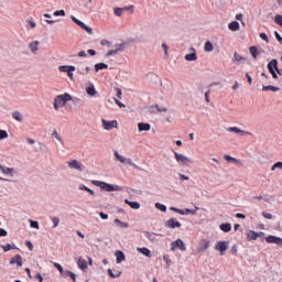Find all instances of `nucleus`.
Here are the masks:
<instances>
[{"label":"nucleus","mask_w":282,"mask_h":282,"mask_svg":"<svg viewBox=\"0 0 282 282\" xmlns=\"http://www.w3.org/2000/svg\"><path fill=\"white\" fill-rule=\"evenodd\" d=\"M165 228H182V223L177 221L175 218H170L165 221Z\"/></svg>","instance_id":"9b49d317"},{"label":"nucleus","mask_w":282,"mask_h":282,"mask_svg":"<svg viewBox=\"0 0 282 282\" xmlns=\"http://www.w3.org/2000/svg\"><path fill=\"white\" fill-rule=\"evenodd\" d=\"M99 217H101V219H109V215L105 214V213H99Z\"/></svg>","instance_id":"338daca9"},{"label":"nucleus","mask_w":282,"mask_h":282,"mask_svg":"<svg viewBox=\"0 0 282 282\" xmlns=\"http://www.w3.org/2000/svg\"><path fill=\"white\" fill-rule=\"evenodd\" d=\"M51 221L53 224V228H58V224H61V218L54 216V217H51Z\"/></svg>","instance_id":"a19ab883"},{"label":"nucleus","mask_w":282,"mask_h":282,"mask_svg":"<svg viewBox=\"0 0 282 282\" xmlns=\"http://www.w3.org/2000/svg\"><path fill=\"white\" fill-rule=\"evenodd\" d=\"M117 91V98L122 99V89L116 88Z\"/></svg>","instance_id":"e2e57ef3"},{"label":"nucleus","mask_w":282,"mask_h":282,"mask_svg":"<svg viewBox=\"0 0 282 282\" xmlns=\"http://www.w3.org/2000/svg\"><path fill=\"white\" fill-rule=\"evenodd\" d=\"M115 158L120 162L121 164H128V166H133V169H139L135 163H133V160L127 159L123 155H121L118 151H115Z\"/></svg>","instance_id":"39448f33"},{"label":"nucleus","mask_w":282,"mask_h":282,"mask_svg":"<svg viewBox=\"0 0 282 282\" xmlns=\"http://www.w3.org/2000/svg\"><path fill=\"white\" fill-rule=\"evenodd\" d=\"M72 102H73V105H79V102H80V98H78V97H72Z\"/></svg>","instance_id":"bf43d9fd"},{"label":"nucleus","mask_w":282,"mask_h":282,"mask_svg":"<svg viewBox=\"0 0 282 282\" xmlns=\"http://www.w3.org/2000/svg\"><path fill=\"white\" fill-rule=\"evenodd\" d=\"M234 58L237 63H241V61H246V57L239 55L238 53L234 54Z\"/></svg>","instance_id":"a18cd8bd"},{"label":"nucleus","mask_w":282,"mask_h":282,"mask_svg":"<svg viewBox=\"0 0 282 282\" xmlns=\"http://www.w3.org/2000/svg\"><path fill=\"white\" fill-rule=\"evenodd\" d=\"M210 248V242L206 239H203L198 246V252H205V250H208Z\"/></svg>","instance_id":"6ab92c4d"},{"label":"nucleus","mask_w":282,"mask_h":282,"mask_svg":"<svg viewBox=\"0 0 282 282\" xmlns=\"http://www.w3.org/2000/svg\"><path fill=\"white\" fill-rule=\"evenodd\" d=\"M77 265L80 270H87V261L83 257H79Z\"/></svg>","instance_id":"c85d7f7f"},{"label":"nucleus","mask_w":282,"mask_h":282,"mask_svg":"<svg viewBox=\"0 0 282 282\" xmlns=\"http://www.w3.org/2000/svg\"><path fill=\"white\" fill-rule=\"evenodd\" d=\"M100 45H111V42L108 40H101Z\"/></svg>","instance_id":"774afa93"},{"label":"nucleus","mask_w":282,"mask_h":282,"mask_svg":"<svg viewBox=\"0 0 282 282\" xmlns=\"http://www.w3.org/2000/svg\"><path fill=\"white\" fill-rule=\"evenodd\" d=\"M13 120H17V122H23V115L21 113V111L15 110L11 113Z\"/></svg>","instance_id":"b1692460"},{"label":"nucleus","mask_w":282,"mask_h":282,"mask_svg":"<svg viewBox=\"0 0 282 282\" xmlns=\"http://www.w3.org/2000/svg\"><path fill=\"white\" fill-rule=\"evenodd\" d=\"M176 248H180L182 252H186V245L182 239H176L175 241L171 242V250L175 252Z\"/></svg>","instance_id":"6e6552de"},{"label":"nucleus","mask_w":282,"mask_h":282,"mask_svg":"<svg viewBox=\"0 0 282 282\" xmlns=\"http://www.w3.org/2000/svg\"><path fill=\"white\" fill-rule=\"evenodd\" d=\"M52 137L55 138V140H57V142H59V144H62V147H65V141H63V137H61L58 134V131L53 130Z\"/></svg>","instance_id":"a878e982"},{"label":"nucleus","mask_w":282,"mask_h":282,"mask_svg":"<svg viewBox=\"0 0 282 282\" xmlns=\"http://www.w3.org/2000/svg\"><path fill=\"white\" fill-rule=\"evenodd\" d=\"M54 17H65V10H57L53 13Z\"/></svg>","instance_id":"603ef678"},{"label":"nucleus","mask_w":282,"mask_h":282,"mask_svg":"<svg viewBox=\"0 0 282 282\" xmlns=\"http://www.w3.org/2000/svg\"><path fill=\"white\" fill-rule=\"evenodd\" d=\"M1 248L3 249L4 252H8L10 250H17V246L15 245H6V246H1Z\"/></svg>","instance_id":"ea45409f"},{"label":"nucleus","mask_w":282,"mask_h":282,"mask_svg":"<svg viewBox=\"0 0 282 282\" xmlns=\"http://www.w3.org/2000/svg\"><path fill=\"white\" fill-rule=\"evenodd\" d=\"M133 8V6H130L129 8L124 7V8H115L113 9V13L115 17H122V12L127 11V10H131Z\"/></svg>","instance_id":"412c9836"},{"label":"nucleus","mask_w":282,"mask_h":282,"mask_svg":"<svg viewBox=\"0 0 282 282\" xmlns=\"http://www.w3.org/2000/svg\"><path fill=\"white\" fill-rule=\"evenodd\" d=\"M91 184H94V186H98L101 188V191H106L107 193H111L113 191H122V186L112 185L102 181H91Z\"/></svg>","instance_id":"f03ea898"},{"label":"nucleus","mask_w":282,"mask_h":282,"mask_svg":"<svg viewBox=\"0 0 282 282\" xmlns=\"http://www.w3.org/2000/svg\"><path fill=\"white\" fill-rule=\"evenodd\" d=\"M0 171L4 175H9L10 177H14V173H17V170H14V167H7L4 165H0Z\"/></svg>","instance_id":"4468645a"},{"label":"nucleus","mask_w":282,"mask_h":282,"mask_svg":"<svg viewBox=\"0 0 282 282\" xmlns=\"http://www.w3.org/2000/svg\"><path fill=\"white\" fill-rule=\"evenodd\" d=\"M112 100L116 102V105H118V107H120L121 109H124V107H127L124 104H122V101L116 99V97L112 98Z\"/></svg>","instance_id":"8fccbe9b"},{"label":"nucleus","mask_w":282,"mask_h":282,"mask_svg":"<svg viewBox=\"0 0 282 282\" xmlns=\"http://www.w3.org/2000/svg\"><path fill=\"white\" fill-rule=\"evenodd\" d=\"M276 169L282 171V162H276L275 164H273L271 171H276Z\"/></svg>","instance_id":"49530a36"},{"label":"nucleus","mask_w":282,"mask_h":282,"mask_svg":"<svg viewBox=\"0 0 282 282\" xmlns=\"http://www.w3.org/2000/svg\"><path fill=\"white\" fill-rule=\"evenodd\" d=\"M26 248H29V250L32 252V250H34V245H32V241L26 240Z\"/></svg>","instance_id":"13d9d810"},{"label":"nucleus","mask_w":282,"mask_h":282,"mask_svg":"<svg viewBox=\"0 0 282 282\" xmlns=\"http://www.w3.org/2000/svg\"><path fill=\"white\" fill-rule=\"evenodd\" d=\"M227 131H229V133H237L238 135H251L250 132L243 131L237 127H229L227 128Z\"/></svg>","instance_id":"2eb2a0df"},{"label":"nucleus","mask_w":282,"mask_h":282,"mask_svg":"<svg viewBox=\"0 0 282 282\" xmlns=\"http://www.w3.org/2000/svg\"><path fill=\"white\" fill-rule=\"evenodd\" d=\"M39 41H34L29 44V48L31 50L32 54H36V52H39Z\"/></svg>","instance_id":"393cba45"},{"label":"nucleus","mask_w":282,"mask_h":282,"mask_svg":"<svg viewBox=\"0 0 282 282\" xmlns=\"http://www.w3.org/2000/svg\"><path fill=\"white\" fill-rule=\"evenodd\" d=\"M267 243H275V246H282V238L276 236H268L265 238Z\"/></svg>","instance_id":"dca6fc26"},{"label":"nucleus","mask_w":282,"mask_h":282,"mask_svg":"<svg viewBox=\"0 0 282 282\" xmlns=\"http://www.w3.org/2000/svg\"><path fill=\"white\" fill-rule=\"evenodd\" d=\"M219 228L223 230V232H230L232 230V225H230V223H226L221 224Z\"/></svg>","instance_id":"7c9ffc66"},{"label":"nucleus","mask_w":282,"mask_h":282,"mask_svg":"<svg viewBox=\"0 0 282 282\" xmlns=\"http://www.w3.org/2000/svg\"><path fill=\"white\" fill-rule=\"evenodd\" d=\"M54 268H56V270H58V272L61 274H63V272H65V270L63 269V265H61V263H58V262L54 263Z\"/></svg>","instance_id":"de8ad7c7"},{"label":"nucleus","mask_w":282,"mask_h":282,"mask_svg":"<svg viewBox=\"0 0 282 282\" xmlns=\"http://www.w3.org/2000/svg\"><path fill=\"white\" fill-rule=\"evenodd\" d=\"M215 250L220 252V256L224 257V254H226V250H228V242H226V241L217 242Z\"/></svg>","instance_id":"9d476101"},{"label":"nucleus","mask_w":282,"mask_h":282,"mask_svg":"<svg viewBox=\"0 0 282 282\" xmlns=\"http://www.w3.org/2000/svg\"><path fill=\"white\" fill-rule=\"evenodd\" d=\"M274 36H275L276 41H279V43H282V36H281V34H279V31H274Z\"/></svg>","instance_id":"5fc2aeb1"},{"label":"nucleus","mask_w":282,"mask_h":282,"mask_svg":"<svg viewBox=\"0 0 282 282\" xmlns=\"http://www.w3.org/2000/svg\"><path fill=\"white\" fill-rule=\"evenodd\" d=\"M260 39H262V41H265V43H269L270 39H268V34L265 33H260Z\"/></svg>","instance_id":"864d4df0"},{"label":"nucleus","mask_w":282,"mask_h":282,"mask_svg":"<svg viewBox=\"0 0 282 282\" xmlns=\"http://www.w3.org/2000/svg\"><path fill=\"white\" fill-rule=\"evenodd\" d=\"M155 208L161 210V213H166V205H162V203H155Z\"/></svg>","instance_id":"c03bdc74"},{"label":"nucleus","mask_w":282,"mask_h":282,"mask_svg":"<svg viewBox=\"0 0 282 282\" xmlns=\"http://www.w3.org/2000/svg\"><path fill=\"white\" fill-rule=\"evenodd\" d=\"M58 69L59 72H76L75 66H59Z\"/></svg>","instance_id":"f704fd0d"},{"label":"nucleus","mask_w":282,"mask_h":282,"mask_svg":"<svg viewBox=\"0 0 282 282\" xmlns=\"http://www.w3.org/2000/svg\"><path fill=\"white\" fill-rule=\"evenodd\" d=\"M240 25H239V22L237 21H232L228 24V29L231 31V32H237L239 30Z\"/></svg>","instance_id":"c756f323"},{"label":"nucleus","mask_w":282,"mask_h":282,"mask_svg":"<svg viewBox=\"0 0 282 282\" xmlns=\"http://www.w3.org/2000/svg\"><path fill=\"white\" fill-rule=\"evenodd\" d=\"M115 257H116L117 263H122V261H124L126 259L124 252H122L121 250L116 251Z\"/></svg>","instance_id":"5701e85b"},{"label":"nucleus","mask_w":282,"mask_h":282,"mask_svg":"<svg viewBox=\"0 0 282 282\" xmlns=\"http://www.w3.org/2000/svg\"><path fill=\"white\" fill-rule=\"evenodd\" d=\"M262 76L264 78H272V80H270L271 85H279V83H281V72L262 73Z\"/></svg>","instance_id":"7ed1b4c3"},{"label":"nucleus","mask_w":282,"mask_h":282,"mask_svg":"<svg viewBox=\"0 0 282 282\" xmlns=\"http://www.w3.org/2000/svg\"><path fill=\"white\" fill-rule=\"evenodd\" d=\"M0 237H8V231L3 228H0Z\"/></svg>","instance_id":"0e129e2a"},{"label":"nucleus","mask_w":282,"mask_h":282,"mask_svg":"<svg viewBox=\"0 0 282 282\" xmlns=\"http://www.w3.org/2000/svg\"><path fill=\"white\" fill-rule=\"evenodd\" d=\"M72 274H74V272L69 271V270H65L63 273H62V276H70Z\"/></svg>","instance_id":"680f3d73"},{"label":"nucleus","mask_w":282,"mask_h":282,"mask_svg":"<svg viewBox=\"0 0 282 282\" xmlns=\"http://www.w3.org/2000/svg\"><path fill=\"white\" fill-rule=\"evenodd\" d=\"M108 273H109V276H111V279H118L120 276H122V271H118V270H111V269H108Z\"/></svg>","instance_id":"bb28decb"},{"label":"nucleus","mask_w":282,"mask_h":282,"mask_svg":"<svg viewBox=\"0 0 282 282\" xmlns=\"http://www.w3.org/2000/svg\"><path fill=\"white\" fill-rule=\"evenodd\" d=\"M69 100H72V95L68 93H65L64 95H57L53 102L55 111H58L61 107H65Z\"/></svg>","instance_id":"f257e3e1"},{"label":"nucleus","mask_w":282,"mask_h":282,"mask_svg":"<svg viewBox=\"0 0 282 282\" xmlns=\"http://www.w3.org/2000/svg\"><path fill=\"white\" fill-rule=\"evenodd\" d=\"M249 52L253 58H257V56H259V48H257V46H251L249 48Z\"/></svg>","instance_id":"4c0bfd02"},{"label":"nucleus","mask_w":282,"mask_h":282,"mask_svg":"<svg viewBox=\"0 0 282 282\" xmlns=\"http://www.w3.org/2000/svg\"><path fill=\"white\" fill-rule=\"evenodd\" d=\"M138 129H139L140 133H142V131H151V124L150 123L140 122V123H138Z\"/></svg>","instance_id":"4be33fe9"},{"label":"nucleus","mask_w":282,"mask_h":282,"mask_svg":"<svg viewBox=\"0 0 282 282\" xmlns=\"http://www.w3.org/2000/svg\"><path fill=\"white\" fill-rule=\"evenodd\" d=\"M101 124L105 131H111V129H118V121H107V119H101Z\"/></svg>","instance_id":"423d86ee"},{"label":"nucleus","mask_w":282,"mask_h":282,"mask_svg":"<svg viewBox=\"0 0 282 282\" xmlns=\"http://www.w3.org/2000/svg\"><path fill=\"white\" fill-rule=\"evenodd\" d=\"M268 69L269 72H281V69H279V62L276 59L269 62Z\"/></svg>","instance_id":"f3484780"},{"label":"nucleus","mask_w":282,"mask_h":282,"mask_svg":"<svg viewBox=\"0 0 282 282\" xmlns=\"http://www.w3.org/2000/svg\"><path fill=\"white\" fill-rule=\"evenodd\" d=\"M248 241H257V232L256 231H249L247 235Z\"/></svg>","instance_id":"58836bf2"},{"label":"nucleus","mask_w":282,"mask_h":282,"mask_svg":"<svg viewBox=\"0 0 282 282\" xmlns=\"http://www.w3.org/2000/svg\"><path fill=\"white\" fill-rule=\"evenodd\" d=\"M68 166L74 171H78L79 173H83V171H85V165H83V163H80L78 160L69 161Z\"/></svg>","instance_id":"1a4fd4ad"},{"label":"nucleus","mask_w":282,"mask_h":282,"mask_svg":"<svg viewBox=\"0 0 282 282\" xmlns=\"http://www.w3.org/2000/svg\"><path fill=\"white\" fill-rule=\"evenodd\" d=\"M118 52H124V44H116L115 50L108 51L106 56H113L118 54Z\"/></svg>","instance_id":"ddd939ff"},{"label":"nucleus","mask_w":282,"mask_h":282,"mask_svg":"<svg viewBox=\"0 0 282 282\" xmlns=\"http://www.w3.org/2000/svg\"><path fill=\"white\" fill-rule=\"evenodd\" d=\"M204 50H205V52H213V50H214L213 43H210V41H207L205 43Z\"/></svg>","instance_id":"37998d69"},{"label":"nucleus","mask_w":282,"mask_h":282,"mask_svg":"<svg viewBox=\"0 0 282 282\" xmlns=\"http://www.w3.org/2000/svg\"><path fill=\"white\" fill-rule=\"evenodd\" d=\"M155 107H156V109H158V111H159L160 113H162V111H164V112L169 111V109H167L166 107H160V106H158V105H155Z\"/></svg>","instance_id":"4d7b16f0"},{"label":"nucleus","mask_w":282,"mask_h":282,"mask_svg":"<svg viewBox=\"0 0 282 282\" xmlns=\"http://www.w3.org/2000/svg\"><path fill=\"white\" fill-rule=\"evenodd\" d=\"M126 203L130 208H133V210H140V203L138 202H130L129 199H126Z\"/></svg>","instance_id":"473e14b6"},{"label":"nucleus","mask_w":282,"mask_h":282,"mask_svg":"<svg viewBox=\"0 0 282 282\" xmlns=\"http://www.w3.org/2000/svg\"><path fill=\"white\" fill-rule=\"evenodd\" d=\"M262 217H264V219H272V214L262 212Z\"/></svg>","instance_id":"6e6d98bb"},{"label":"nucleus","mask_w":282,"mask_h":282,"mask_svg":"<svg viewBox=\"0 0 282 282\" xmlns=\"http://www.w3.org/2000/svg\"><path fill=\"white\" fill-rule=\"evenodd\" d=\"M14 263H17L19 268L23 265V258H21V254H17L10 260L11 265H14Z\"/></svg>","instance_id":"aec40b11"},{"label":"nucleus","mask_w":282,"mask_h":282,"mask_svg":"<svg viewBox=\"0 0 282 282\" xmlns=\"http://www.w3.org/2000/svg\"><path fill=\"white\" fill-rule=\"evenodd\" d=\"M279 87H276V86H262V91H274V93H276V91H279Z\"/></svg>","instance_id":"c9c22d12"},{"label":"nucleus","mask_w":282,"mask_h":282,"mask_svg":"<svg viewBox=\"0 0 282 282\" xmlns=\"http://www.w3.org/2000/svg\"><path fill=\"white\" fill-rule=\"evenodd\" d=\"M155 109H156L155 106H150V107L148 108V111H149V113H155Z\"/></svg>","instance_id":"69168bd1"},{"label":"nucleus","mask_w":282,"mask_h":282,"mask_svg":"<svg viewBox=\"0 0 282 282\" xmlns=\"http://www.w3.org/2000/svg\"><path fill=\"white\" fill-rule=\"evenodd\" d=\"M163 261H165L166 265H171V263H173V261H171L167 256H163Z\"/></svg>","instance_id":"052dcab7"},{"label":"nucleus","mask_w":282,"mask_h":282,"mask_svg":"<svg viewBox=\"0 0 282 282\" xmlns=\"http://www.w3.org/2000/svg\"><path fill=\"white\" fill-rule=\"evenodd\" d=\"M102 69H109V65L105 63H98L95 65V72H100Z\"/></svg>","instance_id":"72a5a7b5"},{"label":"nucleus","mask_w":282,"mask_h":282,"mask_svg":"<svg viewBox=\"0 0 282 282\" xmlns=\"http://www.w3.org/2000/svg\"><path fill=\"white\" fill-rule=\"evenodd\" d=\"M8 138V131L0 130V140H6Z\"/></svg>","instance_id":"3c124183"},{"label":"nucleus","mask_w":282,"mask_h":282,"mask_svg":"<svg viewBox=\"0 0 282 282\" xmlns=\"http://www.w3.org/2000/svg\"><path fill=\"white\" fill-rule=\"evenodd\" d=\"M72 21L76 23L82 30H85L88 34H94V30L90 26H87L83 21L78 20L76 17H70Z\"/></svg>","instance_id":"0eeeda50"},{"label":"nucleus","mask_w":282,"mask_h":282,"mask_svg":"<svg viewBox=\"0 0 282 282\" xmlns=\"http://www.w3.org/2000/svg\"><path fill=\"white\" fill-rule=\"evenodd\" d=\"M174 158H175L176 162L178 164H181L182 166H188L189 164H193V161L191 158H188L184 154H180L175 151H174Z\"/></svg>","instance_id":"20e7f679"},{"label":"nucleus","mask_w":282,"mask_h":282,"mask_svg":"<svg viewBox=\"0 0 282 282\" xmlns=\"http://www.w3.org/2000/svg\"><path fill=\"white\" fill-rule=\"evenodd\" d=\"M137 250L143 254L144 257L151 258V250L149 248L143 247V248H137Z\"/></svg>","instance_id":"2f4dec72"},{"label":"nucleus","mask_w":282,"mask_h":282,"mask_svg":"<svg viewBox=\"0 0 282 282\" xmlns=\"http://www.w3.org/2000/svg\"><path fill=\"white\" fill-rule=\"evenodd\" d=\"M31 224V228H35V230H39L40 226H39V221L36 220H29Z\"/></svg>","instance_id":"09e8293b"},{"label":"nucleus","mask_w":282,"mask_h":282,"mask_svg":"<svg viewBox=\"0 0 282 282\" xmlns=\"http://www.w3.org/2000/svg\"><path fill=\"white\" fill-rule=\"evenodd\" d=\"M115 224H117V226H119V228H129V223H122L120 219L116 218L113 220Z\"/></svg>","instance_id":"e433bc0d"},{"label":"nucleus","mask_w":282,"mask_h":282,"mask_svg":"<svg viewBox=\"0 0 282 282\" xmlns=\"http://www.w3.org/2000/svg\"><path fill=\"white\" fill-rule=\"evenodd\" d=\"M185 61H197V54L191 53V54L185 55Z\"/></svg>","instance_id":"79ce46f5"},{"label":"nucleus","mask_w":282,"mask_h":282,"mask_svg":"<svg viewBox=\"0 0 282 282\" xmlns=\"http://www.w3.org/2000/svg\"><path fill=\"white\" fill-rule=\"evenodd\" d=\"M78 189L79 191H86V193H89V195H91L93 197H94V195H96V192H94V189L85 186V184H79Z\"/></svg>","instance_id":"cd10ccee"},{"label":"nucleus","mask_w":282,"mask_h":282,"mask_svg":"<svg viewBox=\"0 0 282 282\" xmlns=\"http://www.w3.org/2000/svg\"><path fill=\"white\" fill-rule=\"evenodd\" d=\"M85 90H86V94L90 96V98H96L99 96L98 90H96V87H94V84H89Z\"/></svg>","instance_id":"f8f14e48"},{"label":"nucleus","mask_w":282,"mask_h":282,"mask_svg":"<svg viewBox=\"0 0 282 282\" xmlns=\"http://www.w3.org/2000/svg\"><path fill=\"white\" fill-rule=\"evenodd\" d=\"M224 160H226V162H231L232 164H237V166H243V162H241L238 159H235L228 154L224 155Z\"/></svg>","instance_id":"a211bd4d"}]
</instances>
